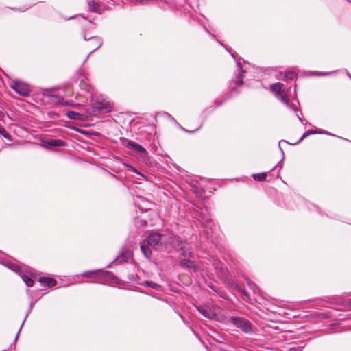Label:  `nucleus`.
<instances>
[{
    "instance_id": "obj_10",
    "label": "nucleus",
    "mask_w": 351,
    "mask_h": 351,
    "mask_svg": "<svg viewBox=\"0 0 351 351\" xmlns=\"http://www.w3.org/2000/svg\"><path fill=\"white\" fill-rule=\"evenodd\" d=\"M39 281L43 284L47 285L49 287H54L56 285V280L49 277H41L40 278Z\"/></svg>"
},
{
    "instance_id": "obj_29",
    "label": "nucleus",
    "mask_w": 351,
    "mask_h": 351,
    "mask_svg": "<svg viewBox=\"0 0 351 351\" xmlns=\"http://www.w3.org/2000/svg\"><path fill=\"white\" fill-rule=\"evenodd\" d=\"M12 269H13L14 271H18V269H19V267H18V266H16V265H14V266L12 267Z\"/></svg>"
},
{
    "instance_id": "obj_9",
    "label": "nucleus",
    "mask_w": 351,
    "mask_h": 351,
    "mask_svg": "<svg viewBox=\"0 0 351 351\" xmlns=\"http://www.w3.org/2000/svg\"><path fill=\"white\" fill-rule=\"evenodd\" d=\"M199 312L206 318H212L214 315L212 311L207 306L197 307Z\"/></svg>"
},
{
    "instance_id": "obj_28",
    "label": "nucleus",
    "mask_w": 351,
    "mask_h": 351,
    "mask_svg": "<svg viewBox=\"0 0 351 351\" xmlns=\"http://www.w3.org/2000/svg\"><path fill=\"white\" fill-rule=\"evenodd\" d=\"M241 78H243V75H241ZM243 82H242V79H239L238 80V82H237V85H240V84H242Z\"/></svg>"
},
{
    "instance_id": "obj_4",
    "label": "nucleus",
    "mask_w": 351,
    "mask_h": 351,
    "mask_svg": "<svg viewBox=\"0 0 351 351\" xmlns=\"http://www.w3.org/2000/svg\"><path fill=\"white\" fill-rule=\"evenodd\" d=\"M84 277L88 278H98L99 280L108 278L112 276V273L110 271L98 270L95 271H87L85 272L83 275Z\"/></svg>"
},
{
    "instance_id": "obj_24",
    "label": "nucleus",
    "mask_w": 351,
    "mask_h": 351,
    "mask_svg": "<svg viewBox=\"0 0 351 351\" xmlns=\"http://www.w3.org/2000/svg\"><path fill=\"white\" fill-rule=\"evenodd\" d=\"M24 281L28 287H32L34 285V280L29 278L26 277V278L24 279Z\"/></svg>"
},
{
    "instance_id": "obj_5",
    "label": "nucleus",
    "mask_w": 351,
    "mask_h": 351,
    "mask_svg": "<svg viewBox=\"0 0 351 351\" xmlns=\"http://www.w3.org/2000/svg\"><path fill=\"white\" fill-rule=\"evenodd\" d=\"M12 88L20 95L27 96L29 94V87L19 82H14Z\"/></svg>"
},
{
    "instance_id": "obj_1",
    "label": "nucleus",
    "mask_w": 351,
    "mask_h": 351,
    "mask_svg": "<svg viewBox=\"0 0 351 351\" xmlns=\"http://www.w3.org/2000/svg\"><path fill=\"white\" fill-rule=\"evenodd\" d=\"M162 237L163 235L162 234L153 232L148 236L147 241H143L141 243V250L145 257L149 258L152 254V251L149 247L146 245V243L149 246L156 247L161 243Z\"/></svg>"
},
{
    "instance_id": "obj_16",
    "label": "nucleus",
    "mask_w": 351,
    "mask_h": 351,
    "mask_svg": "<svg viewBox=\"0 0 351 351\" xmlns=\"http://www.w3.org/2000/svg\"><path fill=\"white\" fill-rule=\"evenodd\" d=\"M51 101L54 104H64V99L58 96H51Z\"/></svg>"
},
{
    "instance_id": "obj_3",
    "label": "nucleus",
    "mask_w": 351,
    "mask_h": 351,
    "mask_svg": "<svg viewBox=\"0 0 351 351\" xmlns=\"http://www.w3.org/2000/svg\"><path fill=\"white\" fill-rule=\"evenodd\" d=\"M230 321L235 326L240 328L244 332H249L252 330V324L247 319L238 317H231Z\"/></svg>"
},
{
    "instance_id": "obj_8",
    "label": "nucleus",
    "mask_w": 351,
    "mask_h": 351,
    "mask_svg": "<svg viewBox=\"0 0 351 351\" xmlns=\"http://www.w3.org/2000/svg\"><path fill=\"white\" fill-rule=\"evenodd\" d=\"M132 254L128 250H123L121 252L119 256L116 258L115 261L119 264L128 262Z\"/></svg>"
},
{
    "instance_id": "obj_21",
    "label": "nucleus",
    "mask_w": 351,
    "mask_h": 351,
    "mask_svg": "<svg viewBox=\"0 0 351 351\" xmlns=\"http://www.w3.org/2000/svg\"><path fill=\"white\" fill-rule=\"evenodd\" d=\"M135 3L140 5H148L155 2L156 0H134Z\"/></svg>"
},
{
    "instance_id": "obj_2",
    "label": "nucleus",
    "mask_w": 351,
    "mask_h": 351,
    "mask_svg": "<svg viewBox=\"0 0 351 351\" xmlns=\"http://www.w3.org/2000/svg\"><path fill=\"white\" fill-rule=\"evenodd\" d=\"M283 84L280 83H275L270 86V90L276 97L286 105H289V99L283 89Z\"/></svg>"
},
{
    "instance_id": "obj_23",
    "label": "nucleus",
    "mask_w": 351,
    "mask_h": 351,
    "mask_svg": "<svg viewBox=\"0 0 351 351\" xmlns=\"http://www.w3.org/2000/svg\"><path fill=\"white\" fill-rule=\"evenodd\" d=\"M65 20H71V19H76L77 21H82L84 20V17L82 15H77V16H71L66 18H64Z\"/></svg>"
},
{
    "instance_id": "obj_32",
    "label": "nucleus",
    "mask_w": 351,
    "mask_h": 351,
    "mask_svg": "<svg viewBox=\"0 0 351 351\" xmlns=\"http://www.w3.org/2000/svg\"><path fill=\"white\" fill-rule=\"evenodd\" d=\"M281 142L287 143V141H284V140H283V141H280L279 142V144H280Z\"/></svg>"
},
{
    "instance_id": "obj_26",
    "label": "nucleus",
    "mask_w": 351,
    "mask_h": 351,
    "mask_svg": "<svg viewBox=\"0 0 351 351\" xmlns=\"http://www.w3.org/2000/svg\"><path fill=\"white\" fill-rule=\"evenodd\" d=\"M315 132H308V133H305L304 134L302 137L300 138V139L299 140L298 142H300L302 139H304L305 137H306L308 136V134H314Z\"/></svg>"
},
{
    "instance_id": "obj_30",
    "label": "nucleus",
    "mask_w": 351,
    "mask_h": 351,
    "mask_svg": "<svg viewBox=\"0 0 351 351\" xmlns=\"http://www.w3.org/2000/svg\"><path fill=\"white\" fill-rule=\"evenodd\" d=\"M238 66L239 67V70L241 73H243L244 71L241 69L240 64H238Z\"/></svg>"
},
{
    "instance_id": "obj_27",
    "label": "nucleus",
    "mask_w": 351,
    "mask_h": 351,
    "mask_svg": "<svg viewBox=\"0 0 351 351\" xmlns=\"http://www.w3.org/2000/svg\"><path fill=\"white\" fill-rule=\"evenodd\" d=\"M289 351H301L300 348H290Z\"/></svg>"
},
{
    "instance_id": "obj_12",
    "label": "nucleus",
    "mask_w": 351,
    "mask_h": 351,
    "mask_svg": "<svg viewBox=\"0 0 351 351\" xmlns=\"http://www.w3.org/2000/svg\"><path fill=\"white\" fill-rule=\"evenodd\" d=\"M84 40H93V41L96 42V43H94V45L95 46V48L94 49H93L90 53H92L94 51H95L96 49H99L101 46V45H102V42L101 41L100 38H99L97 37L90 36L89 38H87L86 34H84Z\"/></svg>"
},
{
    "instance_id": "obj_25",
    "label": "nucleus",
    "mask_w": 351,
    "mask_h": 351,
    "mask_svg": "<svg viewBox=\"0 0 351 351\" xmlns=\"http://www.w3.org/2000/svg\"><path fill=\"white\" fill-rule=\"evenodd\" d=\"M145 283L147 286H149V287H152V288H154V289H158V287H159V285H157V284H156V283H154V282H150V281H146Z\"/></svg>"
},
{
    "instance_id": "obj_18",
    "label": "nucleus",
    "mask_w": 351,
    "mask_h": 351,
    "mask_svg": "<svg viewBox=\"0 0 351 351\" xmlns=\"http://www.w3.org/2000/svg\"><path fill=\"white\" fill-rule=\"evenodd\" d=\"M267 174V173H261L253 175V178L255 180L263 181L266 179Z\"/></svg>"
},
{
    "instance_id": "obj_11",
    "label": "nucleus",
    "mask_w": 351,
    "mask_h": 351,
    "mask_svg": "<svg viewBox=\"0 0 351 351\" xmlns=\"http://www.w3.org/2000/svg\"><path fill=\"white\" fill-rule=\"evenodd\" d=\"M84 40H93V41L96 42V43H94V45L95 46V48L94 49H93L90 53H92L94 51H95L96 49H99L101 46V45H102V42L101 41L100 38H99L97 37L90 36L89 38H87L86 34H84Z\"/></svg>"
},
{
    "instance_id": "obj_22",
    "label": "nucleus",
    "mask_w": 351,
    "mask_h": 351,
    "mask_svg": "<svg viewBox=\"0 0 351 351\" xmlns=\"http://www.w3.org/2000/svg\"><path fill=\"white\" fill-rule=\"evenodd\" d=\"M296 74L294 72H288L285 75V80H293L295 77Z\"/></svg>"
},
{
    "instance_id": "obj_31",
    "label": "nucleus",
    "mask_w": 351,
    "mask_h": 351,
    "mask_svg": "<svg viewBox=\"0 0 351 351\" xmlns=\"http://www.w3.org/2000/svg\"><path fill=\"white\" fill-rule=\"evenodd\" d=\"M3 114V112L0 110V117H2Z\"/></svg>"
},
{
    "instance_id": "obj_14",
    "label": "nucleus",
    "mask_w": 351,
    "mask_h": 351,
    "mask_svg": "<svg viewBox=\"0 0 351 351\" xmlns=\"http://www.w3.org/2000/svg\"><path fill=\"white\" fill-rule=\"evenodd\" d=\"M81 114L74 111H69L67 112V117L72 119L79 120L81 119Z\"/></svg>"
},
{
    "instance_id": "obj_15",
    "label": "nucleus",
    "mask_w": 351,
    "mask_h": 351,
    "mask_svg": "<svg viewBox=\"0 0 351 351\" xmlns=\"http://www.w3.org/2000/svg\"><path fill=\"white\" fill-rule=\"evenodd\" d=\"M49 144L52 146L62 147L65 143L62 140L51 139L49 141Z\"/></svg>"
},
{
    "instance_id": "obj_20",
    "label": "nucleus",
    "mask_w": 351,
    "mask_h": 351,
    "mask_svg": "<svg viewBox=\"0 0 351 351\" xmlns=\"http://www.w3.org/2000/svg\"><path fill=\"white\" fill-rule=\"evenodd\" d=\"M0 134L6 139L11 140V136L6 132L5 129L0 125Z\"/></svg>"
},
{
    "instance_id": "obj_19",
    "label": "nucleus",
    "mask_w": 351,
    "mask_h": 351,
    "mask_svg": "<svg viewBox=\"0 0 351 351\" xmlns=\"http://www.w3.org/2000/svg\"><path fill=\"white\" fill-rule=\"evenodd\" d=\"M89 10L92 12H96L98 4L94 0H88V1Z\"/></svg>"
},
{
    "instance_id": "obj_6",
    "label": "nucleus",
    "mask_w": 351,
    "mask_h": 351,
    "mask_svg": "<svg viewBox=\"0 0 351 351\" xmlns=\"http://www.w3.org/2000/svg\"><path fill=\"white\" fill-rule=\"evenodd\" d=\"M175 240L178 243L177 247L180 246L178 250L180 251L183 256H187L191 255L188 243H183L179 238H176Z\"/></svg>"
},
{
    "instance_id": "obj_34",
    "label": "nucleus",
    "mask_w": 351,
    "mask_h": 351,
    "mask_svg": "<svg viewBox=\"0 0 351 351\" xmlns=\"http://www.w3.org/2000/svg\"><path fill=\"white\" fill-rule=\"evenodd\" d=\"M279 149H280V151L283 153L282 149H281V147H279Z\"/></svg>"
},
{
    "instance_id": "obj_7",
    "label": "nucleus",
    "mask_w": 351,
    "mask_h": 351,
    "mask_svg": "<svg viewBox=\"0 0 351 351\" xmlns=\"http://www.w3.org/2000/svg\"><path fill=\"white\" fill-rule=\"evenodd\" d=\"M124 141L125 142V145L127 147L131 148L139 153H146V149L141 145H138V143L130 140L125 139Z\"/></svg>"
},
{
    "instance_id": "obj_33",
    "label": "nucleus",
    "mask_w": 351,
    "mask_h": 351,
    "mask_svg": "<svg viewBox=\"0 0 351 351\" xmlns=\"http://www.w3.org/2000/svg\"><path fill=\"white\" fill-rule=\"evenodd\" d=\"M279 149H280V151L283 153L282 149H281V147H279Z\"/></svg>"
},
{
    "instance_id": "obj_13",
    "label": "nucleus",
    "mask_w": 351,
    "mask_h": 351,
    "mask_svg": "<svg viewBox=\"0 0 351 351\" xmlns=\"http://www.w3.org/2000/svg\"><path fill=\"white\" fill-rule=\"evenodd\" d=\"M180 265L184 268L194 269L195 268L194 263L189 259H182L180 261Z\"/></svg>"
},
{
    "instance_id": "obj_17",
    "label": "nucleus",
    "mask_w": 351,
    "mask_h": 351,
    "mask_svg": "<svg viewBox=\"0 0 351 351\" xmlns=\"http://www.w3.org/2000/svg\"><path fill=\"white\" fill-rule=\"evenodd\" d=\"M99 111H109L111 108V106L108 103L100 104L96 107Z\"/></svg>"
}]
</instances>
